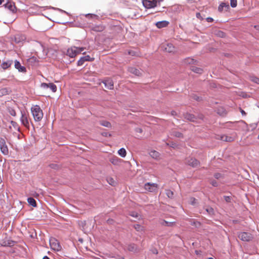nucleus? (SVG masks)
Listing matches in <instances>:
<instances>
[{
	"label": "nucleus",
	"mask_w": 259,
	"mask_h": 259,
	"mask_svg": "<svg viewBox=\"0 0 259 259\" xmlns=\"http://www.w3.org/2000/svg\"><path fill=\"white\" fill-rule=\"evenodd\" d=\"M127 70L130 73H131L136 76H139L142 75V71L134 67H129L128 68Z\"/></svg>",
	"instance_id": "dca6fc26"
},
{
	"label": "nucleus",
	"mask_w": 259,
	"mask_h": 259,
	"mask_svg": "<svg viewBox=\"0 0 259 259\" xmlns=\"http://www.w3.org/2000/svg\"><path fill=\"white\" fill-rule=\"evenodd\" d=\"M31 111L35 121H39L43 117V112L40 107L35 105L31 107Z\"/></svg>",
	"instance_id": "f257e3e1"
},
{
	"label": "nucleus",
	"mask_w": 259,
	"mask_h": 259,
	"mask_svg": "<svg viewBox=\"0 0 259 259\" xmlns=\"http://www.w3.org/2000/svg\"><path fill=\"white\" fill-rule=\"evenodd\" d=\"M49 166L52 168V169H57L59 168V166L57 164H55V163H52V164H50L49 165Z\"/></svg>",
	"instance_id": "79ce46f5"
},
{
	"label": "nucleus",
	"mask_w": 259,
	"mask_h": 259,
	"mask_svg": "<svg viewBox=\"0 0 259 259\" xmlns=\"http://www.w3.org/2000/svg\"><path fill=\"white\" fill-rule=\"evenodd\" d=\"M136 132L139 133H142L143 132V130L141 128L137 127L135 129Z\"/></svg>",
	"instance_id": "603ef678"
},
{
	"label": "nucleus",
	"mask_w": 259,
	"mask_h": 259,
	"mask_svg": "<svg viewBox=\"0 0 259 259\" xmlns=\"http://www.w3.org/2000/svg\"><path fill=\"white\" fill-rule=\"evenodd\" d=\"M187 163L193 167H196L199 165V162L195 158H191L188 159Z\"/></svg>",
	"instance_id": "4468645a"
},
{
	"label": "nucleus",
	"mask_w": 259,
	"mask_h": 259,
	"mask_svg": "<svg viewBox=\"0 0 259 259\" xmlns=\"http://www.w3.org/2000/svg\"><path fill=\"white\" fill-rule=\"evenodd\" d=\"M143 6L147 8H154L157 6V1L156 0L149 1V0H143Z\"/></svg>",
	"instance_id": "39448f33"
},
{
	"label": "nucleus",
	"mask_w": 259,
	"mask_h": 259,
	"mask_svg": "<svg viewBox=\"0 0 259 259\" xmlns=\"http://www.w3.org/2000/svg\"><path fill=\"white\" fill-rule=\"evenodd\" d=\"M42 259H50L48 256H45Z\"/></svg>",
	"instance_id": "774afa93"
},
{
	"label": "nucleus",
	"mask_w": 259,
	"mask_h": 259,
	"mask_svg": "<svg viewBox=\"0 0 259 259\" xmlns=\"http://www.w3.org/2000/svg\"><path fill=\"white\" fill-rule=\"evenodd\" d=\"M8 112L12 116H15L16 115L15 110L11 107L8 108Z\"/></svg>",
	"instance_id": "f704fd0d"
},
{
	"label": "nucleus",
	"mask_w": 259,
	"mask_h": 259,
	"mask_svg": "<svg viewBox=\"0 0 259 259\" xmlns=\"http://www.w3.org/2000/svg\"><path fill=\"white\" fill-rule=\"evenodd\" d=\"M4 6L5 8L8 9L13 13H15L16 12L17 9L14 3L8 2L4 5Z\"/></svg>",
	"instance_id": "f8f14e48"
},
{
	"label": "nucleus",
	"mask_w": 259,
	"mask_h": 259,
	"mask_svg": "<svg viewBox=\"0 0 259 259\" xmlns=\"http://www.w3.org/2000/svg\"><path fill=\"white\" fill-rule=\"evenodd\" d=\"M50 245L52 249L56 251H59L61 249V246L57 241L55 239L50 240Z\"/></svg>",
	"instance_id": "1a4fd4ad"
},
{
	"label": "nucleus",
	"mask_w": 259,
	"mask_h": 259,
	"mask_svg": "<svg viewBox=\"0 0 259 259\" xmlns=\"http://www.w3.org/2000/svg\"><path fill=\"white\" fill-rule=\"evenodd\" d=\"M210 184L214 187H217L218 186V183L217 182L214 181V180H212L210 182Z\"/></svg>",
	"instance_id": "8fccbe9b"
},
{
	"label": "nucleus",
	"mask_w": 259,
	"mask_h": 259,
	"mask_svg": "<svg viewBox=\"0 0 259 259\" xmlns=\"http://www.w3.org/2000/svg\"><path fill=\"white\" fill-rule=\"evenodd\" d=\"M105 87L109 90H112L114 88L113 81L111 79H107L103 81Z\"/></svg>",
	"instance_id": "2eb2a0df"
},
{
	"label": "nucleus",
	"mask_w": 259,
	"mask_h": 259,
	"mask_svg": "<svg viewBox=\"0 0 259 259\" xmlns=\"http://www.w3.org/2000/svg\"><path fill=\"white\" fill-rule=\"evenodd\" d=\"M225 199L227 202H230L231 200V197L229 196H225Z\"/></svg>",
	"instance_id": "052dcab7"
},
{
	"label": "nucleus",
	"mask_w": 259,
	"mask_h": 259,
	"mask_svg": "<svg viewBox=\"0 0 259 259\" xmlns=\"http://www.w3.org/2000/svg\"><path fill=\"white\" fill-rule=\"evenodd\" d=\"M66 54L71 58L75 57L77 54V48L73 47L69 48L67 51Z\"/></svg>",
	"instance_id": "9b49d317"
},
{
	"label": "nucleus",
	"mask_w": 259,
	"mask_h": 259,
	"mask_svg": "<svg viewBox=\"0 0 259 259\" xmlns=\"http://www.w3.org/2000/svg\"><path fill=\"white\" fill-rule=\"evenodd\" d=\"M25 38H26L24 35L17 34L14 36L13 40L16 44H19L24 41Z\"/></svg>",
	"instance_id": "a211bd4d"
},
{
	"label": "nucleus",
	"mask_w": 259,
	"mask_h": 259,
	"mask_svg": "<svg viewBox=\"0 0 259 259\" xmlns=\"http://www.w3.org/2000/svg\"><path fill=\"white\" fill-rule=\"evenodd\" d=\"M10 90L8 88H3L0 90V97L9 94Z\"/></svg>",
	"instance_id": "393cba45"
},
{
	"label": "nucleus",
	"mask_w": 259,
	"mask_h": 259,
	"mask_svg": "<svg viewBox=\"0 0 259 259\" xmlns=\"http://www.w3.org/2000/svg\"><path fill=\"white\" fill-rule=\"evenodd\" d=\"M102 135L104 137H110L111 135L110 134L107 133V132H103L102 133Z\"/></svg>",
	"instance_id": "09e8293b"
},
{
	"label": "nucleus",
	"mask_w": 259,
	"mask_h": 259,
	"mask_svg": "<svg viewBox=\"0 0 259 259\" xmlns=\"http://www.w3.org/2000/svg\"><path fill=\"white\" fill-rule=\"evenodd\" d=\"M230 5L232 8H235L237 5V0H230Z\"/></svg>",
	"instance_id": "58836bf2"
},
{
	"label": "nucleus",
	"mask_w": 259,
	"mask_h": 259,
	"mask_svg": "<svg viewBox=\"0 0 259 259\" xmlns=\"http://www.w3.org/2000/svg\"><path fill=\"white\" fill-rule=\"evenodd\" d=\"M224 8H226L227 9H228L229 8V5L228 4L225 3H221L218 8V10L220 12H222L223 11Z\"/></svg>",
	"instance_id": "a878e982"
},
{
	"label": "nucleus",
	"mask_w": 259,
	"mask_h": 259,
	"mask_svg": "<svg viewBox=\"0 0 259 259\" xmlns=\"http://www.w3.org/2000/svg\"><path fill=\"white\" fill-rule=\"evenodd\" d=\"M218 113L221 116H224L226 114L227 112L223 108H220L218 109Z\"/></svg>",
	"instance_id": "473e14b6"
},
{
	"label": "nucleus",
	"mask_w": 259,
	"mask_h": 259,
	"mask_svg": "<svg viewBox=\"0 0 259 259\" xmlns=\"http://www.w3.org/2000/svg\"><path fill=\"white\" fill-rule=\"evenodd\" d=\"M94 60V58H91L89 55L82 57L77 62L78 66H82L85 61H93Z\"/></svg>",
	"instance_id": "0eeeda50"
},
{
	"label": "nucleus",
	"mask_w": 259,
	"mask_h": 259,
	"mask_svg": "<svg viewBox=\"0 0 259 259\" xmlns=\"http://www.w3.org/2000/svg\"><path fill=\"white\" fill-rule=\"evenodd\" d=\"M41 87L44 88V89H47V88H49V83H42L41 84Z\"/></svg>",
	"instance_id": "49530a36"
},
{
	"label": "nucleus",
	"mask_w": 259,
	"mask_h": 259,
	"mask_svg": "<svg viewBox=\"0 0 259 259\" xmlns=\"http://www.w3.org/2000/svg\"><path fill=\"white\" fill-rule=\"evenodd\" d=\"M122 161V159L115 156H112L109 159V161L115 165H119Z\"/></svg>",
	"instance_id": "f3484780"
},
{
	"label": "nucleus",
	"mask_w": 259,
	"mask_h": 259,
	"mask_svg": "<svg viewBox=\"0 0 259 259\" xmlns=\"http://www.w3.org/2000/svg\"><path fill=\"white\" fill-rule=\"evenodd\" d=\"M205 210L208 214L210 215L213 214V209L211 207H208L206 208Z\"/></svg>",
	"instance_id": "a19ab883"
},
{
	"label": "nucleus",
	"mask_w": 259,
	"mask_h": 259,
	"mask_svg": "<svg viewBox=\"0 0 259 259\" xmlns=\"http://www.w3.org/2000/svg\"><path fill=\"white\" fill-rule=\"evenodd\" d=\"M214 177L215 179H219L222 177V175L219 173H217L214 174Z\"/></svg>",
	"instance_id": "3c124183"
},
{
	"label": "nucleus",
	"mask_w": 259,
	"mask_h": 259,
	"mask_svg": "<svg viewBox=\"0 0 259 259\" xmlns=\"http://www.w3.org/2000/svg\"><path fill=\"white\" fill-rule=\"evenodd\" d=\"M127 249L128 251L134 252H138L139 251L137 245L134 243H131L128 244Z\"/></svg>",
	"instance_id": "6ab92c4d"
},
{
	"label": "nucleus",
	"mask_w": 259,
	"mask_h": 259,
	"mask_svg": "<svg viewBox=\"0 0 259 259\" xmlns=\"http://www.w3.org/2000/svg\"><path fill=\"white\" fill-rule=\"evenodd\" d=\"M163 48L164 49V50L168 53H172L175 51V47L171 44H167L166 46L163 45Z\"/></svg>",
	"instance_id": "412c9836"
},
{
	"label": "nucleus",
	"mask_w": 259,
	"mask_h": 259,
	"mask_svg": "<svg viewBox=\"0 0 259 259\" xmlns=\"http://www.w3.org/2000/svg\"><path fill=\"white\" fill-rule=\"evenodd\" d=\"M127 53L128 55H131L132 56H136L137 55L136 52L133 50H129Z\"/></svg>",
	"instance_id": "a18cd8bd"
},
{
	"label": "nucleus",
	"mask_w": 259,
	"mask_h": 259,
	"mask_svg": "<svg viewBox=\"0 0 259 259\" xmlns=\"http://www.w3.org/2000/svg\"><path fill=\"white\" fill-rule=\"evenodd\" d=\"M169 22L167 21H163V27H166L168 25Z\"/></svg>",
	"instance_id": "6e6d98bb"
},
{
	"label": "nucleus",
	"mask_w": 259,
	"mask_h": 259,
	"mask_svg": "<svg viewBox=\"0 0 259 259\" xmlns=\"http://www.w3.org/2000/svg\"><path fill=\"white\" fill-rule=\"evenodd\" d=\"M192 98H193L194 100H195L196 101H199L200 100V98L199 97H198L196 95H194L192 96Z\"/></svg>",
	"instance_id": "864d4df0"
},
{
	"label": "nucleus",
	"mask_w": 259,
	"mask_h": 259,
	"mask_svg": "<svg viewBox=\"0 0 259 259\" xmlns=\"http://www.w3.org/2000/svg\"><path fill=\"white\" fill-rule=\"evenodd\" d=\"M27 62L29 65L36 66L38 64V60L34 56H32L27 59Z\"/></svg>",
	"instance_id": "ddd939ff"
},
{
	"label": "nucleus",
	"mask_w": 259,
	"mask_h": 259,
	"mask_svg": "<svg viewBox=\"0 0 259 259\" xmlns=\"http://www.w3.org/2000/svg\"><path fill=\"white\" fill-rule=\"evenodd\" d=\"M89 28L90 29L91 31H95L96 32H99L103 31L105 27L102 25H90L89 26Z\"/></svg>",
	"instance_id": "423d86ee"
},
{
	"label": "nucleus",
	"mask_w": 259,
	"mask_h": 259,
	"mask_svg": "<svg viewBox=\"0 0 259 259\" xmlns=\"http://www.w3.org/2000/svg\"><path fill=\"white\" fill-rule=\"evenodd\" d=\"M238 237L243 241H249L252 238V235L247 232H241L238 234Z\"/></svg>",
	"instance_id": "20e7f679"
},
{
	"label": "nucleus",
	"mask_w": 259,
	"mask_h": 259,
	"mask_svg": "<svg viewBox=\"0 0 259 259\" xmlns=\"http://www.w3.org/2000/svg\"><path fill=\"white\" fill-rule=\"evenodd\" d=\"M157 187L155 185V184H150L149 183H148L145 185V189L146 190H148L149 192H153L156 190Z\"/></svg>",
	"instance_id": "aec40b11"
},
{
	"label": "nucleus",
	"mask_w": 259,
	"mask_h": 259,
	"mask_svg": "<svg viewBox=\"0 0 259 259\" xmlns=\"http://www.w3.org/2000/svg\"><path fill=\"white\" fill-rule=\"evenodd\" d=\"M107 181L108 183L110 185H112V186H114V184H115V181H114V179H113V178H108L107 179Z\"/></svg>",
	"instance_id": "4c0bfd02"
},
{
	"label": "nucleus",
	"mask_w": 259,
	"mask_h": 259,
	"mask_svg": "<svg viewBox=\"0 0 259 259\" xmlns=\"http://www.w3.org/2000/svg\"><path fill=\"white\" fill-rule=\"evenodd\" d=\"M240 112H241V113L242 115H243V116L246 115V114L245 112L243 110H242V109L240 108Z\"/></svg>",
	"instance_id": "e2e57ef3"
},
{
	"label": "nucleus",
	"mask_w": 259,
	"mask_h": 259,
	"mask_svg": "<svg viewBox=\"0 0 259 259\" xmlns=\"http://www.w3.org/2000/svg\"><path fill=\"white\" fill-rule=\"evenodd\" d=\"M49 88L53 92H56L57 91V86L53 83H49Z\"/></svg>",
	"instance_id": "2f4dec72"
},
{
	"label": "nucleus",
	"mask_w": 259,
	"mask_h": 259,
	"mask_svg": "<svg viewBox=\"0 0 259 259\" xmlns=\"http://www.w3.org/2000/svg\"><path fill=\"white\" fill-rule=\"evenodd\" d=\"M206 21L208 22H212L213 21V18H212L211 17H208L206 18Z\"/></svg>",
	"instance_id": "bf43d9fd"
},
{
	"label": "nucleus",
	"mask_w": 259,
	"mask_h": 259,
	"mask_svg": "<svg viewBox=\"0 0 259 259\" xmlns=\"http://www.w3.org/2000/svg\"><path fill=\"white\" fill-rule=\"evenodd\" d=\"M93 16H96V15H94V14H88L87 15H86V17H91V18H92Z\"/></svg>",
	"instance_id": "680f3d73"
},
{
	"label": "nucleus",
	"mask_w": 259,
	"mask_h": 259,
	"mask_svg": "<svg viewBox=\"0 0 259 259\" xmlns=\"http://www.w3.org/2000/svg\"><path fill=\"white\" fill-rule=\"evenodd\" d=\"M191 70L193 71V72L198 73V74H201L202 73V69L200 68H198L196 67L192 66L191 68Z\"/></svg>",
	"instance_id": "c756f323"
},
{
	"label": "nucleus",
	"mask_w": 259,
	"mask_h": 259,
	"mask_svg": "<svg viewBox=\"0 0 259 259\" xmlns=\"http://www.w3.org/2000/svg\"><path fill=\"white\" fill-rule=\"evenodd\" d=\"M236 134L235 133L234 136H233V137L227 136L226 135H223L220 136L219 138H218V139H220L221 140H222L223 141L231 142L234 141V140L236 138Z\"/></svg>",
	"instance_id": "6e6552de"
},
{
	"label": "nucleus",
	"mask_w": 259,
	"mask_h": 259,
	"mask_svg": "<svg viewBox=\"0 0 259 259\" xmlns=\"http://www.w3.org/2000/svg\"><path fill=\"white\" fill-rule=\"evenodd\" d=\"M118 154L122 157H125L126 155V151L123 148H120L118 151Z\"/></svg>",
	"instance_id": "c85d7f7f"
},
{
	"label": "nucleus",
	"mask_w": 259,
	"mask_h": 259,
	"mask_svg": "<svg viewBox=\"0 0 259 259\" xmlns=\"http://www.w3.org/2000/svg\"><path fill=\"white\" fill-rule=\"evenodd\" d=\"M15 68L18 70L19 72L22 73H26L27 70L25 66H22L20 62L17 60L14 61Z\"/></svg>",
	"instance_id": "9d476101"
},
{
	"label": "nucleus",
	"mask_w": 259,
	"mask_h": 259,
	"mask_svg": "<svg viewBox=\"0 0 259 259\" xmlns=\"http://www.w3.org/2000/svg\"><path fill=\"white\" fill-rule=\"evenodd\" d=\"M155 25L158 28H162V21L157 22Z\"/></svg>",
	"instance_id": "de8ad7c7"
},
{
	"label": "nucleus",
	"mask_w": 259,
	"mask_h": 259,
	"mask_svg": "<svg viewBox=\"0 0 259 259\" xmlns=\"http://www.w3.org/2000/svg\"><path fill=\"white\" fill-rule=\"evenodd\" d=\"M252 80L257 83H259V78L254 77L252 79Z\"/></svg>",
	"instance_id": "4d7b16f0"
},
{
	"label": "nucleus",
	"mask_w": 259,
	"mask_h": 259,
	"mask_svg": "<svg viewBox=\"0 0 259 259\" xmlns=\"http://www.w3.org/2000/svg\"><path fill=\"white\" fill-rule=\"evenodd\" d=\"M196 17H197V18H198V19H200V20L203 19L202 17H201V16L200 13H197L196 14Z\"/></svg>",
	"instance_id": "13d9d810"
},
{
	"label": "nucleus",
	"mask_w": 259,
	"mask_h": 259,
	"mask_svg": "<svg viewBox=\"0 0 259 259\" xmlns=\"http://www.w3.org/2000/svg\"><path fill=\"white\" fill-rule=\"evenodd\" d=\"M174 225V222H167L166 221L163 220V226H172Z\"/></svg>",
	"instance_id": "c9c22d12"
},
{
	"label": "nucleus",
	"mask_w": 259,
	"mask_h": 259,
	"mask_svg": "<svg viewBox=\"0 0 259 259\" xmlns=\"http://www.w3.org/2000/svg\"><path fill=\"white\" fill-rule=\"evenodd\" d=\"M28 117L29 116L27 114H26L25 112L21 111V117L20 118L21 123L27 128H29V122Z\"/></svg>",
	"instance_id": "7ed1b4c3"
},
{
	"label": "nucleus",
	"mask_w": 259,
	"mask_h": 259,
	"mask_svg": "<svg viewBox=\"0 0 259 259\" xmlns=\"http://www.w3.org/2000/svg\"><path fill=\"white\" fill-rule=\"evenodd\" d=\"M193 201H192V204H194L195 203V201L196 200L195 198H192Z\"/></svg>",
	"instance_id": "338daca9"
},
{
	"label": "nucleus",
	"mask_w": 259,
	"mask_h": 259,
	"mask_svg": "<svg viewBox=\"0 0 259 259\" xmlns=\"http://www.w3.org/2000/svg\"><path fill=\"white\" fill-rule=\"evenodd\" d=\"M165 193L167 196L169 198H172L174 196V193L172 191L169 190H166L165 191Z\"/></svg>",
	"instance_id": "72a5a7b5"
},
{
	"label": "nucleus",
	"mask_w": 259,
	"mask_h": 259,
	"mask_svg": "<svg viewBox=\"0 0 259 259\" xmlns=\"http://www.w3.org/2000/svg\"><path fill=\"white\" fill-rule=\"evenodd\" d=\"M130 215L134 218H138L139 216L138 213L136 211L130 212Z\"/></svg>",
	"instance_id": "ea45409f"
},
{
	"label": "nucleus",
	"mask_w": 259,
	"mask_h": 259,
	"mask_svg": "<svg viewBox=\"0 0 259 259\" xmlns=\"http://www.w3.org/2000/svg\"><path fill=\"white\" fill-rule=\"evenodd\" d=\"M0 149L4 155H7L9 154V150L6 145V140L3 138H0Z\"/></svg>",
	"instance_id": "f03ea898"
},
{
	"label": "nucleus",
	"mask_w": 259,
	"mask_h": 259,
	"mask_svg": "<svg viewBox=\"0 0 259 259\" xmlns=\"http://www.w3.org/2000/svg\"><path fill=\"white\" fill-rule=\"evenodd\" d=\"M150 156L155 159H157L159 156V152L156 151H151L150 152Z\"/></svg>",
	"instance_id": "7c9ffc66"
},
{
	"label": "nucleus",
	"mask_w": 259,
	"mask_h": 259,
	"mask_svg": "<svg viewBox=\"0 0 259 259\" xmlns=\"http://www.w3.org/2000/svg\"><path fill=\"white\" fill-rule=\"evenodd\" d=\"M195 62V60L192 58H189L186 59V63L188 64H193Z\"/></svg>",
	"instance_id": "c03bdc74"
},
{
	"label": "nucleus",
	"mask_w": 259,
	"mask_h": 259,
	"mask_svg": "<svg viewBox=\"0 0 259 259\" xmlns=\"http://www.w3.org/2000/svg\"><path fill=\"white\" fill-rule=\"evenodd\" d=\"M27 202L30 205H32L33 207L36 206V201L33 198H32V197L28 198L27 199Z\"/></svg>",
	"instance_id": "cd10ccee"
},
{
	"label": "nucleus",
	"mask_w": 259,
	"mask_h": 259,
	"mask_svg": "<svg viewBox=\"0 0 259 259\" xmlns=\"http://www.w3.org/2000/svg\"><path fill=\"white\" fill-rule=\"evenodd\" d=\"M184 116H185V118L189 121H195V117L194 115L193 114L187 113L186 114H185Z\"/></svg>",
	"instance_id": "bb28decb"
},
{
	"label": "nucleus",
	"mask_w": 259,
	"mask_h": 259,
	"mask_svg": "<svg viewBox=\"0 0 259 259\" xmlns=\"http://www.w3.org/2000/svg\"><path fill=\"white\" fill-rule=\"evenodd\" d=\"M11 123L12 125V126L14 127L15 130H19V127L17 123L14 121H11Z\"/></svg>",
	"instance_id": "37998d69"
},
{
	"label": "nucleus",
	"mask_w": 259,
	"mask_h": 259,
	"mask_svg": "<svg viewBox=\"0 0 259 259\" xmlns=\"http://www.w3.org/2000/svg\"><path fill=\"white\" fill-rule=\"evenodd\" d=\"M13 64V61L12 60H8L6 62H3L1 64V67L4 69L6 70L9 67H11V66Z\"/></svg>",
	"instance_id": "4be33fe9"
},
{
	"label": "nucleus",
	"mask_w": 259,
	"mask_h": 259,
	"mask_svg": "<svg viewBox=\"0 0 259 259\" xmlns=\"http://www.w3.org/2000/svg\"><path fill=\"white\" fill-rule=\"evenodd\" d=\"M134 227L138 231H143V227L139 224H136L134 225Z\"/></svg>",
	"instance_id": "e433bc0d"
},
{
	"label": "nucleus",
	"mask_w": 259,
	"mask_h": 259,
	"mask_svg": "<svg viewBox=\"0 0 259 259\" xmlns=\"http://www.w3.org/2000/svg\"><path fill=\"white\" fill-rule=\"evenodd\" d=\"M84 48H77V54L80 53L84 50Z\"/></svg>",
	"instance_id": "5fc2aeb1"
},
{
	"label": "nucleus",
	"mask_w": 259,
	"mask_h": 259,
	"mask_svg": "<svg viewBox=\"0 0 259 259\" xmlns=\"http://www.w3.org/2000/svg\"><path fill=\"white\" fill-rule=\"evenodd\" d=\"M171 135L177 138H181L183 137V134L176 130L171 131Z\"/></svg>",
	"instance_id": "b1692460"
},
{
	"label": "nucleus",
	"mask_w": 259,
	"mask_h": 259,
	"mask_svg": "<svg viewBox=\"0 0 259 259\" xmlns=\"http://www.w3.org/2000/svg\"><path fill=\"white\" fill-rule=\"evenodd\" d=\"M218 34L221 36V37H223L224 36V33L222 31H220L218 33Z\"/></svg>",
	"instance_id": "0e129e2a"
},
{
	"label": "nucleus",
	"mask_w": 259,
	"mask_h": 259,
	"mask_svg": "<svg viewBox=\"0 0 259 259\" xmlns=\"http://www.w3.org/2000/svg\"><path fill=\"white\" fill-rule=\"evenodd\" d=\"M99 123L100 125H101L103 126L106 127H108V128H111L112 126L111 123L107 120H100Z\"/></svg>",
	"instance_id": "5701e85b"
},
{
	"label": "nucleus",
	"mask_w": 259,
	"mask_h": 259,
	"mask_svg": "<svg viewBox=\"0 0 259 259\" xmlns=\"http://www.w3.org/2000/svg\"><path fill=\"white\" fill-rule=\"evenodd\" d=\"M171 115H172V116H175V115H176L177 114H176V111H172L171 112Z\"/></svg>",
	"instance_id": "69168bd1"
}]
</instances>
